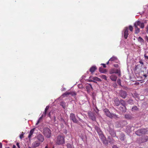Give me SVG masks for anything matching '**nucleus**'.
Wrapping results in <instances>:
<instances>
[{
    "label": "nucleus",
    "mask_w": 148,
    "mask_h": 148,
    "mask_svg": "<svg viewBox=\"0 0 148 148\" xmlns=\"http://www.w3.org/2000/svg\"><path fill=\"white\" fill-rule=\"evenodd\" d=\"M105 114L108 117L111 119L114 118L117 119L119 118L118 115L114 114H111L107 109H105L103 110Z\"/></svg>",
    "instance_id": "obj_1"
},
{
    "label": "nucleus",
    "mask_w": 148,
    "mask_h": 148,
    "mask_svg": "<svg viewBox=\"0 0 148 148\" xmlns=\"http://www.w3.org/2000/svg\"><path fill=\"white\" fill-rule=\"evenodd\" d=\"M65 143L64 137L61 135H58L56 140V144L58 145H62Z\"/></svg>",
    "instance_id": "obj_2"
},
{
    "label": "nucleus",
    "mask_w": 148,
    "mask_h": 148,
    "mask_svg": "<svg viewBox=\"0 0 148 148\" xmlns=\"http://www.w3.org/2000/svg\"><path fill=\"white\" fill-rule=\"evenodd\" d=\"M43 134L46 137L50 138L51 135V130L48 127H45L43 129Z\"/></svg>",
    "instance_id": "obj_3"
},
{
    "label": "nucleus",
    "mask_w": 148,
    "mask_h": 148,
    "mask_svg": "<svg viewBox=\"0 0 148 148\" xmlns=\"http://www.w3.org/2000/svg\"><path fill=\"white\" fill-rule=\"evenodd\" d=\"M34 140H37L40 143H41L44 140V137L41 134H39L35 137Z\"/></svg>",
    "instance_id": "obj_4"
},
{
    "label": "nucleus",
    "mask_w": 148,
    "mask_h": 148,
    "mask_svg": "<svg viewBox=\"0 0 148 148\" xmlns=\"http://www.w3.org/2000/svg\"><path fill=\"white\" fill-rule=\"evenodd\" d=\"M147 132V130L145 129L138 130L136 132V134L138 136H141Z\"/></svg>",
    "instance_id": "obj_5"
},
{
    "label": "nucleus",
    "mask_w": 148,
    "mask_h": 148,
    "mask_svg": "<svg viewBox=\"0 0 148 148\" xmlns=\"http://www.w3.org/2000/svg\"><path fill=\"white\" fill-rule=\"evenodd\" d=\"M88 115L89 118L93 121H95L96 118L95 116V113L91 111H88Z\"/></svg>",
    "instance_id": "obj_6"
},
{
    "label": "nucleus",
    "mask_w": 148,
    "mask_h": 148,
    "mask_svg": "<svg viewBox=\"0 0 148 148\" xmlns=\"http://www.w3.org/2000/svg\"><path fill=\"white\" fill-rule=\"evenodd\" d=\"M138 26L141 28H143L144 27V23H141L139 21L136 22L134 24V27H138Z\"/></svg>",
    "instance_id": "obj_7"
},
{
    "label": "nucleus",
    "mask_w": 148,
    "mask_h": 148,
    "mask_svg": "<svg viewBox=\"0 0 148 148\" xmlns=\"http://www.w3.org/2000/svg\"><path fill=\"white\" fill-rule=\"evenodd\" d=\"M108 131L112 137H114L116 136L115 132L114 131L113 129L109 127L108 129Z\"/></svg>",
    "instance_id": "obj_8"
},
{
    "label": "nucleus",
    "mask_w": 148,
    "mask_h": 148,
    "mask_svg": "<svg viewBox=\"0 0 148 148\" xmlns=\"http://www.w3.org/2000/svg\"><path fill=\"white\" fill-rule=\"evenodd\" d=\"M119 94L120 96L123 99L126 98L127 95L126 92L125 91L123 90L120 91Z\"/></svg>",
    "instance_id": "obj_9"
},
{
    "label": "nucleus",
    "mask_w": 148,
    "mask_h": 148,
    "mask_svg": "<svg viewBox=\"0 0 148 148\" xmlns=\"http://www.w3.org/2000/svg\"><path fill=\"white\" fill-rule=\"evenodd\" d=\"M35 140V141L32 144V147L34 148H36L38 147L40 144V143L37 140Z\"/></svg>",
    "instance_id": "obj_10"
},
{
    "label": "nucleus",
    "mask_w": 148,
    "mask_h": 148,
    "mask_svg": "<svg viewBox=\"0 0 148 148\" xmlns=\"http://www.w3.org/2000/svg\"><path fill=\"white\" fill-rule=\"evenodd\" d=\"M128 29L126 27L124 29V36L125 39H127L128 34Z\"/></svg>",
    "instance_id": "obj_11"
},
{
    "label": "nucleus",
    "mask_w": 148,
    "mask_h": 148,
    "mask_svg": "<svg viewBox=\"0 0 148 148\" xmlns=\"http://www.w3.org/2000/svg\"><path fill=\"white\" fill-rule=\"evenodd\" d=\"M119 137L121 140L122 141H124V140L125 138V135L122 132H120L119 136H116V137L118 138Z\"/></svg>",
    "instance_id": "obj_12"
},
{
    "label": "nucleus",
    "mask_w": 148,
    "mask_h": 148,
    "mask_svg": "<svg viewBox=\"0 0 148 148\" xmlns=\"http://www.w3.org/2000/svg\"><path fill=\"white\" fill-rule=\"evenodd\" d=\"M95 128L99 136L103 134L100 128L99 127L97 126H95Z\"/></svg>",
    "instance_id": "obj_13"
},
{
    "label": "nucleus",
    "mask_w": 148,
    "mask_h": 148,
    "mask_svg": "<svg viewBox=\"0 0 148 148\" xmlns=\"http://www.w3.org/2000/svg\"><path fill=\"white\" fill-rule=\"evenodd\" d=\"M141 143H144L147 142L148 140V137L147 136H143L141 138Z\"/></svg>",
    "instance_id": "obj_14"
},
{
    "label": "nucleus",
    "mask_w": 148,
    "mask_h": 148,
    "mask_svg": "<svg viewBox=\"0 0 148 148\" xmlns=\"http://www.w3.org/2000/svg\"><path fill=\"white\" fill-rule=\"evenodd\" d=\"M132 127V126L131 125H127L125 129V131L128 133L130 132L131 130V128Z\"/></svg>",
    "instance_id": "obj_15"
},
{
    "label": "nucleus",
    "mask_w": 148,
    "mask_h": 148,
    "mask_svg": "<svg viewBox=\"0 0 148 148\" xmlns=\"http://www.w3.org/2000/svg\"><path fill=\"white\" fill-rule=\"evenodd\" d=\"M110 79L113 81H116V80L117 77L116 75L112 74L110 77Z\"/></svg>",
    "instance_id": "obj_16"
},
{
    "label": "nucleus",
    "mask_w": 148,
    "mask_h": 148,
    "mask_svg": "<svg viewBox=\"0 0 148 148\" xmlns=\"http://www.w3.org/2000/svg\"><path fill=\"white\" fill-rule=\"evenodd\" d=\"M34 128H33L29 132V134L28 136V137L29 139V140H30L31 138L32 137V136L34 131Z\"/></svg>",
    "instance_id": "obj_17"
},
{
    "label": "nucleus",
    "mask_w": 148,
    "mask_h": 148,
    "mask_svg": "<svg viewBox=\"0 0 148 148\" xmlns=\"http://www.w3.org/2000/svg\"><path fill=\"white\" fill-rule=\"evenodd\" d=\"M86 89L88 92H89L92 90V88L91 84H88L86 86Z\"/></svg>",
    "instance_id": "obj_18"
},
{
    "label": "nucleus",
    "mask_w": 148,
    "mask_h": 148,
    "mask_svg": "<svg viewBox=\"0 0 148 148\" xmlns=\"http://www.w3.org/2000/svg\"><path fill=\"white\" fill-rule=\"evenodd\" d=\"M49 106H47V107H46V108L45 109L44 112V113H43V114H42V117L45 116L46 115V114H47V111L49 109Z\"/></svg>",
    "instance_id": "obj_19"
},
{
    "label": "nucleus",
    "mask_w": 148,
    "mask_h": 148,
    "mask_svg": "<svg viewBox=\"0 0 148 148\" xmlns=\"http://www.w3.org/2000/svg\"><path fill=\"white\" fill-rule=\"evenodd\" d=\"M114 102L116 106L119 105L120 103V101L118 98H116L114 100Z\"/></svg>",
    "instance_id": "obj_20"
},
{
    "label": "nucleus",
    "mask_w": 148,
    "mask_h": 148,
    "mask_svg": "<svg viewBox=\"0 0 148 148\" xmlns=\"http://www.w3.org/2000/svg\"><path fill=\"white\" fill-rule=\"evenodd\" d=\"M108 141L111 144H113L114 142V139L110 136L108 137Z\"/></svg>",
    "instance_id": "obj_21"
},
{
    "label": "nucleus",
    "mask_w": 148,
    "mask_h": 148,
    "mask_svg": "<svg viewBox=\"0 0 148 148\" xmlns=\"http://www.w3.org/2000/svg\"><path fill=\"white\" fill-rule=\"evenodd\" d=\"M125 118L128 119H131L133 118V117L132 115L128 114H125Z\"/></svg>",
    "instance_id": "obj_22"
},
{
    "label": "nucleus",
    "mask_w": 148,
    "mask_h": 148,
    "mask_svg": "<svg viewBox=\"0 0 148 148\" xmlns=\"http://www.w3.org/2000/svg\"><path fill=\"white\" fill-rule=\"evenodd\" d=\"M120 122L122 127L125 126L127 124V121H120Z\"/></svg>",
    "instance_id": "obj_23"
},
{
    "label": "nucleus",
    "mask_w": 148,
    "mask_h": 148,
    "mask_svg": "<svg viewBox=\"0 0 148 148\" xmlns=\"http://www.w3.org/2000/svg\"><path fill=\"white\" fill-rule=\"evenodd\" d=\"M119 109L121 111L125 112L126 111V108L125 106H122L119 108Z\"/></svg>",
    "instance_id": "obj_24"
},
{
    "label": "nucleus",
    "mask_w": 148,
    "mask_h": 148,
    "mask_svg": "<svg viewBox=\"0 0 148 148\" xmlns=\"http://www.w3.org/2000/svg\"><path fill=\"white\" fill-rule=\"evenodd\" d=\"M117 60V58L116 57L113 56L110 59L109 61L114 62L116 60Z\"/></svg>",
    "instance_id": "obj_25"
},
{
    "label": "nucleus",
    "mask_w": 148,
    "mask_h": 148,
    "mask_svg": "<svg viewBox=\"0 0 148 148\" xmlns=\"http://www.w3.org/2000/svg\"><path fill=\"white\" fill-rule=\"evenodd\" d=\"M97 68L95 66H92L90 69V71L91 73H93L95 71Z\"/></svg>",
    "instance_id": "obj_26"
},
{
    "label": "nucleus",
    "mask_w": 148,
    "mask_h": 148,
    "mask_svg": "<svg viewBox=\"0 0 148 148\" xmlns=\"http://www.w3.org/2000/svg\"><path fill=\"white\" fill-rule=\"evenodd\" d=\"M115 126L117 128H119L120 127H122L119 121L115 123Z\"/></svg>",
    "instance_id": "obj_27"
},
{
    "label": "nucleus",
    "mask_w": 148,
    "mask_h": 148,
    "mask_svg": "<svg viewBox=\"0 0 148 148\" xmlns=\"http://www.w3.org/2000/svg\"><path fill=\"white\" fill-rule=\"evenodd\" d=\"M99 136L102 141L105 140L106 138L105 136L103 134Z\"/></svg>",
    "instance_id": "obj_28"
},
{
    "label": "nucleus",
    "mask_w": 148,
    "mask_h": 148,
    "mask_svg": "<svg viewBox=\"0 0 148 148\" xmlns=\"http://www.w3.org/2000/svg\"><path fill=\"white\" fill-rule=\"evenodd\" d=\"M99 71L101 73H105L106 71L102 67H100L99 69Z\"/></svg>",
    "instance_id": "obj_29"
},
{
    "label": "nucleus",
    "mask_w": 148,
    "mask_h": 148,
    "mask_svg": "<svg viewBox=\"0 0 148 148\" xmlns=\"http://www.w3.org/2000/svg\"><path fill=\"white\" fill-rule=\"evenodd\" d=\"M120 103L121 104L122 106H125L126 103L123 100H120Z\"/></svg>",
    "instance_id": "obj_30"
},
{
    "label": "nucleus",
    "mask_w": 148,
    "mask_h": 148,
    "mask_svg": "<svg viewBox=\"0 0 148 148\" xmlns=\"http://www.w3.org/2000/svg\"><path fill=\"white\" fill-rule=\"evenodd\" d=\"M135 28V33L136 34H138L140 32V29L138 27L136 26V27H134Z\"/></svg>",
    "instance_id": "obj_31"
},
{
    "label": "nucleus",
    "mask_w": 148,
    "mask_h": 148,
    "mask_svg": "<svg viewBox=\"0 0 148 148\" xmlns=\"http://www.w3.org/2000/svg\"><path fill=\"white\" fill-rule=\"evenodd\" d=\"M115 73L118 74L119 76L121 75V72L119 70L117 69H115Z\"/></svg>",
    "instance_id": "obj_32"
},
{
    "label": "nucleus",
    "mask_w": 148,
    "mask_h": 148,
    "mask_svg": "<svg viewBox=\"0 0 148 148\" xmlns=\"http://www.w3.org/2000/svg\"><path fill=\"white\" fill-rule=\"evenodd\" d=\"M138 40L139 42L142 43L144 41L143 39L140 37H139L138 38Z\"/></svg>",
    "instance_id": "obj_33"
},
{
    "label": "nucleus",
    "mask_w": 148,
    "mask_h": 148,
    "mask_svg": "<svg viewBox=\"0 0 148 148\" xmlns=\"http://www.w3.org/2000/svg\"><path fill=\"white\" fill-rule=\"evenodd\" d=\"M103 143L105 145H107L108 144V141L106 140V138L105 139V140H103L102 141Z\"/></svg>",
    "instance_id": "obj_34"
},
{
    "label": "nucleus",
    "mask_w": 148,
    "mask_h": 148,
    "mask_svg": "<svg viewBox=\"0 0 148 148\" xmlns=\"http://www.w3.org/2000/svg\"><path fill=\"white\" fill-rule=\"evenodd\" d=\"M70 118L72 120L73 122H74V114L73 113H71L70 114Z\"/></svg>",
    "instance_id": "obj_35"
},
{
    "label": "nucleus",
    "mask_w": 148,
    "mask_h": 148,
    "mask_svg": "<svg viewBox=\"0 0 148 148\" xmlns=\"http://www.w3.org/2000/svg\"><path fill=\"white\" fill-rule=\"evenodd\" d=\"M100 77L101 78L105 80L106 81L107 80V77L106 75H101Z\"/></svg>",
    "instance_id": "obj_36"
},
{
    "label": "nucleus",
    "mask_w": 148,
    "mask_h": 148,
    "mask_svg": "<svg viewBox=\"0 0 148 148\" xmlns=\"http://www.w3.org/2000/svg\"><path fill=\"white\" fill-rule=\"evenodd\" d=\"M93 79L94 80H95L98 81H101V79L100 78H99L98 77H93Z\"/></svg>",
    "instance_id": "obj_37"
},
{
    "label": "nucleus",
    "mask_w": 148,
    "mask_h": 148,
    "mask_svg": "<svg viewBox=\"0 0 148 148\" xmlns=\"http://www.w3.org/2000/svg\"><path fill=\"white\" fill-rule=\"evenodd\" d=\"M60 105L62 106L64 108H65V104L64 103V102L62 101Z\"/></svg>",
    "instance_id": "obj_38"
},
{
    "label": "nucleus",
    "mask_w": 148,
    "mask_h": 148,
    "mask_svg": "<svg viewBox=\"0 0 148 148\" xmlns=\"http://www.w3.org/2000/svg\"><path fill=\"white\" fill-rule=\"evenodd\" d=\"M71 94V93H70L69 92H66L64 93L63 94L62 96H63L64 97L65 96H66L67 95H69L70 94Z\"/></svg>",
    "instance_id": "obj_39"
},
{
    "label": "nucleus",
    "mask_w": 148,
    "mask_h": 148,
    "mask_svg": "<svg viewBox=\"0 0 148 148\" xmlns=\"http://www.w3.org/2000/svg\"><path fill=\"white\" fill-rule=\"evenodd\" d=\"M127 102L130 104H132L133 103V101L132 100L130 99L127 101Z\"/></svg>",
    "instance_id": "obj_40"
},
{
    "label": "nucleus",
    "mask_w": 148,
    "mask_h": 148,
    "mask_svg": "<svg viewBox=\"0 0 148 148\" xmlns=\"http://www.w3.org/2000/svg\"><path fill=\"white\" fill-rule=\"evenodd\" d=\"M115 69H112L110 71V74H113V73H115Z\"/></svg>",
    "instance_id": "obj_41"
},
{
    "label": "nucleus",
    "mask_w": 148,
    "mask_h": 148,
    "mask_svg": "<svg viewBox=\"0 0 148 148\" xmlns=\"http://www.w3.org/2000/svg\"><path fill=\"white\" fill-rule=\"evenodd\" d=\"M139 62V63L141 64V66L143 65L144 63L143 62V60L142 59H140Z\"/></svg>",
    "instance_id": "obj_42"
},
{
    "label": "nucleus",
    "mask_w": 148,
    "mask_h": 148,
    "mask_svg": "<svg viewBox=\"0 0 148 148\" xmlns=\"http://www.w3.org/2000/svg\"><path fill=\"white\" fill-rule=\"evenodd\" d=\"M138 108L136 106H134L132 108V111L136 110Z\"/></svg>",
    "instance_id": "obj_43"
},
{
    "label": "nucleus",
    "mask_w": 148,
    "mask_h": 148,
    "mask_svg": "<svg viewBox=\"0 0 148 148\" xmlns=\"http://www.w3.org/2000/svg\"><path fill=\"white\" fill-rule=\"evenodd\" d=\"M24 133L23 132H22V133L20 135V138L21 139H22L23 138V136H24Z\"/></svg>",
    "instance_id": "obj_44"
},
{
    "label": "nucleus",
    "mask_w": 148,
    "mask_h": 148,
    "mask_svg": "<svg viewBox=\"0 0 148 148\" xmlns=\"http://www.w3.org/2000/svg\"><path fill=\"white\" fill-rule=\"evenodd\" d=\"M77 86L78 87L80 88H82L83 87V86L82 84H79Z\"/></svg>",
    "instance_id": "obj_45"
},
{
    "label": "nucleus",
    "mask_w": 148,
    "mask_h": 148,
    "mask_svg": "<svg viewBox=\"0 0 148 148\" xmlns=\"http://www.w3.org/2000/svg\"><path fill=\"white\" fill-rule=\"evenodd\" d=\"M42 117V116H41L40 118L38 120V121L37 123H36V125H38L39 123L40 122V120L42 118V117Z\"/></svg>",
    "instance_id": "obj_46"
},
{
    "label": "nucleus",
    "mask_w": 148,
    "mask_h": 148,
    "mask_svg": "<svg viewBox=\"0 0 148 148\" xmlns=\"http://www.w3.org/2000/svg\"><path fill=\"white\" fill-rule=\"evenodd\" d=\"M144 57L145 59L147 61L148 60V56H147L146 54H145L144 55Z\"/></svg>",
    "instance_id": "obj_47"
},
{
    "label": "nucleus",
    "mask_w": 148,
    "mask_h": 148,
    "mask_svg": "<svg viewBox=\"0 0 148 148\" xmlns=\"http://www.w3.org/2000/svg\"><path fill=\"white\" fill-rule=\"evenodd\" d=\"M67 148H72L71 145L70 144H67Z\"/></svg>",
    "instance_id": "obj_48"
},
{
    "label": "nucleus",
    "mask_w": 148,
    "mask_h": 148,
    "mask_svg": "<svg viewBox=\"0 0 148 148\" xmlns=\"http://www.w3.org/2000/svg\"><path fill=\"white\" fill-rule=\"evenodd\" d=\"M117 83L118 84H119V85L121 86V80L120 79H118L117 81Z\"/></svg>",
    "instance_id": "obj_49"
},
{
    "label": "nucleus",
    "mask_w": 148,
    "mask_h": 148,
    "mask_svg": "<svg viewBox=\"0 0 148 148\" xmlns=\"http://www.w3.org/2000/svg\"><path fill=\"white\" fill-rule=\"evenodd\" d=\"M133 27H132L131 26V25H130L129 26V29H130V30L131 31H132V30H133Z\"/></svg>",
    "instance_id": "obj_50"
},
{
    "label": "nucleus",
    "mask_w": 148,
    "mask_h": 148,
    "mask_svg": "<svg viewBox=\"0 0 148 148\" xmlns=\"http://www.w3.org/2000/svg\"><path fill=\"white\" fill-rule=\"evenodd\" d=\"M145 39L146 41L148 42V37L147 36H146L145 37Z\"/></svg>",
    "instance_id": "obj_51"
},
{
    "label": "nucleus",
    "mask_w": 148,
    "mask_h": 148,
    "mask_svg": "<svg viewBox=\"0 0 148 148\" xmlns=\"http://www.w3.org/2000/svg\"><path fill=\"white\" fill-rule=\"evenodd\" d=\"M16 145L17 146L18 148H20V146L19 145V143H17L16 144Z\"/></svg>",
    "instance_id": "obj_52"
},
{
    "label": "nucleus",
    "mask_w": 148,
    "mask_h": 148,
    "mask_svg": "<svg viewBox=\"0 0 148 148\" xmlns=\"http://www.w3.org/2000/svg\"><path fill=\"white\" fill-rule=\"evenodd\" d=\"M114 66L116 68L118 67L119 65L118 64H114Z\"/></svg>",
    "instance_id": "obj_53"
},
{
    "label": "nucleus",
    "mask_w": 148,
    "mask_h": 148,
    "mask_svg": "<svg viewBox=\"0 0 148 148\" xmlns=\"http://www.w3.org/2000/svg\"><path fill=\"white\" fill-rule=\"evenodd\" d=\"M112 148H118L116 145H114L113 146Z\"/></svg>",
    "instance_id": "obj_54"
},
{
    "label": "nucleus",
    "mask_w": 148,
    "mask_h": 148,
    "mask_svg": "<svg viewBox=\"0 0 148 148\" xmlns=\"http://www.w3.org/2000/svg\"><path fill=\"white\" fill-rule=\"evenodd\" d=\"M101 65H103V67L104 68H106V65L105 64H101Z\"/></svg>",
    "instance_id": "obj_55"
},
{
    "label": "nucleus",
    "mask_w": 148,
    "mask_h": 148,
    "mask_svg": "<svg viewBox=\"0 0 148 148\" xmlns=\"http://www.w3.org/2000/svg\"><path fill=\"white\" fill-rule=\"evenodd\" d=\"M48 116L49 117H51L50 112H49L48 114Z\"/></svg>",
    "instance_id": "obj_56"
},
{
    "label": "nucleus",
    "mask_w": 148,
    "mask_h": 148,
    "mask_svg": "<svg viewBox=\"0 0 148 148\" xmlns=\"http://www.w3.org/2000/svg\"><path fill=\"white\" fill-rule=\"evenodd\" d=\"M2 147V144L1 143H0V148H1Z\"/></svg>",
    "instance_id": "obj_57"
},
{
    "label": "nucleus",
    "mask_w": 148,
    "mask_h": 148,
    "mask_svg": "<svg viewBox=\"0 0 148 148\" xmlns=\"http://www.w3.org/2000/svg\"><path fill=\"white\" fill-rule=\"evenodd\" d=\"M12 148H16V146L14 145H13Z\"/></svg>",
    "instance_id": "obj_58"
},
{
    "label": "nucleus",
    "mask_w": 148,
    "mask_h": 148,
    "mask_svg": "<svg viewBox=\"0 0 148 148\" xmlns=\"http://www.w3.org/2000/svg\"><path fill=\"white\" fill-rule=\"evenodd\" d=\"M146 29L147 32H148V25L147 26V27H146Z\"/></svg>",
    "instance_id": "obj_59"
},
{
    "label": "nucleus",
    "mask_w": 148,
    "mask_h": 148,
    "mask_svg": "<svg viewBox=\"0 0 148 148\" xmlns=\"http://www.w3.org/2000/svg\"><path fill=\"white\" fill-rule=\"evenodd\" d=\"M109 62H110L109 61H109L106 64H108Z\"/></svg>",
    "instance_id": "obj_60"
},
{
    "label": "nucleus",
    "mask_w": 148,
    "mask_h": 148,
    "mask_svg": "<svg viewBox=\"0 0 148 148\" xmlns=\"http://www.w3.org/2000/svg\"><path fill=\"white\" fill-rule=\"evenodd\" d=\"M45 148H48L47 145L46 146Z\"/></svg>",
    "instance_id": "obj_61"
},
{
    "label": "nucleus",
    "mask_w": 148,
    "mask_h": 148,
    "mask_svg": "<svg viewBox=\"0 0 148 148\" xmlns=\"http://www.w3.org/2000/svg\"><path fill=\"white\" fill-rule=\"evenodd\" d=\"M144 76L145 77H146L147 76V75H144Z\"/></svg>",
    "instance_id": "obj_62"
},
{
    "label": "nucleus",
    "mask_w": 148,
    "mask_h": 148,
    "mask_svg": "<svg viewBox=\"0 0 148 148\" xmlns=\"http://www.w3.org/2000/svg\"><path fill=\"white\" fill-rule=\"evenodd\" d=\"M5 148H10V147H5Z\"/></svg>",
    "instance_id": "obj_63"
},
{
    "label": "nucleus",
    "mask_w": 148,
    "mask_h": 148,
    "mask_svg": "<svg viewBox=\"0 0 148 148\" xmlns=\"http://www.w3.org/2000/svg\"><path fill=\"white\" fill-rule=\"evenodd\" d=\"M28 148H32L31 147H29Z\"/></svg>",
    "instance_id": "obj_64"
}]
</instances>
